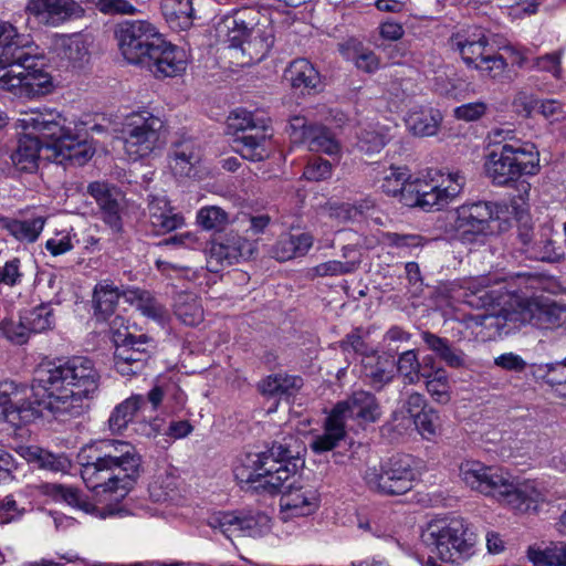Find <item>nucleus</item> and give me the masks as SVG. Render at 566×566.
Returning <instances> with one entry per match:
<instances>
[{
	"instance_id": "obj_1",
	"label": "nucleus",
	"mask_w": 566,
	"mask_h": 566,
	"mask_svg": "<svg viewBox=\"0 0 566 566\" xmlns=\"http://www.w3.org/2000/svg\"><path fill=\"white\" fill-rule=\"evenodd\" d=\"M94 363L82 356L39 366L31 389L13 381L0 384V422L20 428L45 413L59 421L82 416L99 386Z\"/></svg>"
},
{
	"instance_id": "obj_2",
	"label": "nucleus",
	"mask_w": 566,
	"mask_h": 566,
	"mask_svg": "<svg viewBox=\"0 0 566 566\" xmlns=\"http://www.w3.org/2000/svg\"><path fill=\"white\" fill-rule=\"evenodd\" d=\"M66 118L52 108H33L20 113L17 126L29 130L18 142L11 155L14 167L20 171L33 172L38 169L40 151L46 158L61 165L83 166L94 154L93 148L73 133Z\"/></svg>"
},
{
	"instance_id": "obj_3",
	"label": "nucleus",
	"mask_w": 566,
	"mask_h": 566,
	"mask_svg": "<svg viewBox=\"0 0 566 566\" xmlns=\"http://www.w3.org/2000/svg\"><path fill=\"white\" fill-rule=\"evenodd\" d=\"M460 475L471 490L491 496L520 512L536 510L537 503L543 501L542 492L533 483L515 484L510 473L480 461L462 462Z\"/></svg>"
},
{
	"instance_id": "obj_4",
	"label": "nucleus",
	"mask_w": 566,
	"mask_h": 566,
	"mask_svg": "<svg viewBox=\"0 0 566 566\" xmlns=\"http://www.w3.org/2000/svg\"><path fill=\"white\" fill-rule=\"evenodd\" d=\"M474 325L495 329L499 335H509L525 324L541 329H554L566 322V305L548 298H512L510 308L499 314H478L471 317Z\"/></svg>"
},
{
	"instance_id": "obj_5",
	"label": "nucleus",
	"mask_w": 566,
	"mask_h": 566,
	"mask_svg": "<svg viewBox=\"0 0 566 566\" xmlns=\"http://www.w3.org/2000/svg\"><path fill=\"white\" fill-rule=\"evenodd\" d=\"M43 67L32 46L9 45L0 53V87L25 98L49 94L53 82Z\"/></svg>"
},
{
	"instance_id": "obj_6",
	"label": "nucleus",
	"mask_w": 566,
	"mask_h": 566,
	"mask_svg": "<svg viewBox=\"0 0 566 566\" xmlns=\"http://www.w3.org/2000/svg\"><path fill=\"white\" fill-rule=\"evenodd\" d=\"M292 459L294 455L286 443L274 442L264 452L245 454L233 473L240 483L274 494L282 491L284 483L295 474L296 465Z\"/></svg>"
},
{
	"instance_id": "obj_7",
	"label": "nucleus",
	"mask_w": 566,
	"mask_h": 566,
	"mask_svg": "<svg viewBox=\"0 0 566 566\" xmlns=\"http://www.w3.org/2000/svg\"><path fill=\"white\" fill-rule=\"evenodd\" d=\"M380 416V406L371 392L355 391L334 406L325 419L324 432L315 437L311 447L317 453L331 451L346 437L345 421L347 418L370 423L379 420Z\"/></svg>"
},
{
	"instance_id": "obj_8",
	"label": "nucleus",
	"mask_w": 566,
	"mask_h": 566,
	"mask_svg": "<svg viewBox=\"0 0 566 566\" xmlns=\"http://www.w3.org/2000/svg\"><path fill=\"white\" fill-rule=\"evenodd\" d=\"M484 169L493 184L506 186L524 175L534 176L539 171V151L534 144L499 145L486 156Z\"/></svg>"
},
{
	"instance_id": "obj_9",
	"label": "nucleus",
	"mask_w": 566,
	"mask_h": 566,
	"mask_svg": "<svg viewBox=\"0 0 566 566\" xmlns=\"http://www.w3.org/2000/svg\"><path fill=\"white\" fill-rule=\"evenodd\" d=\"M459 520H437L427 524L421 533L424 546L444 563L461 564L473 554V545Z\"/></svg>"
},
{
	"instance_id": "obj_10",
	"label": "nucleus",
	"mask_w": 566,
	"mask_h": 566,
	"mask_svg": "<svg viewBox=\"0 0 566 566\" xmlns=\"http://www.w3.org/2000/svg\"><path fill=\"white\" fill-rule=\"evenodd\" d=\"M229 127L234 129L233 148L242 158L250 161H261L269 157L268 146L272 137L270 120L247 109L233 112L229 118Z\"/></svg>"
},
{
	"instance_id": "obj_11",
	"label": "nucleus",
	"mask_w": 566,
	"mask_h": 566,
	"mask_svg": "<svg viewBox=\"0 0 566 566\" xmlns=\"http://www.w3.org/2000/svg\"><path fill=\"white\" fill-rule=\"evenodd\" d=\"M164 122L147 109L132 112L122 124L124 149L132 160H138L159 149L163 144Z\"/></svg>"
},
{
	"instance_id": "obj_12",
	"label": "nucleus",
	"mask_w": 566,
	"mask_h": 566,
	"mask_svg": "<svg viewBox=\"0 0 566 566\" xmlns=\"http://www.w3.org/2000/svg\"><path fill=\"white\" fill-rule=\"evenodd\" d=\"M367 488L382 495H400L410 491L416 480L413 459L396 454L380 467H368L363 473Z\"/></svg>"
},
{
	"instance_id": "obj_13",
	"label": "nucleus",
	"mask_w": 566,
	"mask_h": 566,
	"mask_svg": "<svg viewBox=\"0 0 566 566\" xmlns=\"http://www.w3.org/2000/svg\"><path fill=\"white\" fill-rule=\"evenodd\" d=\"M493 220V208L489 202L462 205L448 214L444 233L464 243L474 242L485 234Z\"/></svg>"
},
{
	"instance_id": "obj_14",
	"label": "nucleus",
	"mask_w": 566,
	"mask_h": 566,
	"mask_svg": "<svg viewBox=\"0 0 566 566\" xmlns=\"http://www.w3.org/2000/svg\"><path fill=\"white\" fill-rule=\"evenodd\" d=\"M115 36L124 59L132 64L142 65L161 34L149 22L138 20L118 24Z\"/></svg>"
},
{
	"instance_id": "obj_15",
	"label": "nucleus",
	"mask_w": 566,
	"mask_h": 566,
	"mask_svg": "<svg viewBox=\"0 0 566 566\" xmlns=\"http://www.w3.org/2000/svg\"><path fill=\"white\" fill-rule=\"evenodd\" d=\"M114 342L116 370L123 376L139 374L150 357L151 339L145 334L136 336L129 332L116 331Z\"/></svg>"
},
{
	"instance_id": "obj_16",
	"label": "nucleus",
	"mask_w": 566,
	"mask_h": 566,
	"mask_svg": "<svg viewBox=\"0 0 566 566\" xmlns=\"http://www.w3.org/2000/svg\"><path fill=\"white\" fill-rule=\"evenodd\" d=\"M81 467L83 482L96 496L119 490L124 492L123 496L135 482V479L125 476L123 469L115 468L99 455L93 461L82 462Z\"/></svg>"
},
{
	"instance_id": "obj_17",
	"label": "nucleus",
	"mask_w": 566,
	"mask_h": 566,
	"mask_svg": "<svg viewBox=\"0 0 566 566\" xmlns=\"http://www.w3.org/2000/svg\"><path fill=\"white\" fill-rule=\"evenodd\" d=\"M270 517L262 513L243 514L239 512H216L207 524L227 538L233 536H262L271 528Z\"/></svg>"
},
{
	"instance_id": "obj_18",
	"label": "nucleus",
	"mask_w": 566,
	"mask_h": 566,
	"mask_svg": "<svg viewBox=\"0 0 566 566\" xmlns=\"http://www.w3.org/2000/svg\"><path fill=\"white\" fill-rule=\"evenodd\" d=\"M255 251V243L231 230L214 238L208 249L207 269L217 273L224 264L231 265L249 259Z\"/></svg>"
},
{
	"instance_id": "obj_19",
	"label": "nucleus",
	"mask_w": 566,
	"mask_h": 566,
	"mask_svg": "<svg viewBox=\"0 0 566 566\" xmlns=\"http://www.w3.org/2000/svg\"><path fill=\"white\" fill-rule=\"evenodd\" d=\"M156 77H174L182 74L187 67L186 52L167 42L163 35L156 39L154 48L142 63Z\"/></svg>"
},
{
	"instance_id": "obj_20",
	"label": "nucleus",
	"mask_w": 566,
	"mask_h": 566,
	"mask_svg": "<svg viewBox=\"0 0 566 566\" xmlns=\"http://www.w3.org/2000/svg\"><path fill=\"white\" fill-rule=\"evenodd\" d=\"M165 396V390L160 386H155L144 395H133L120 402L113 410L108 424L113 432H120L134 419L135 416L145 417L147 411L155 412L160 406Z\"/></svg>"
},
{
	"instance_id": "obj_21",
	"label": "nucleus",
	"mask_w": 566,
	"mask_h": 566,
	"mask_svg": "<svg viewBox=\"0 0 566 566\" xmlns=\"http://www.w3.org/2000/svg\"><path fill=\"white\" fill-rule=\"evenodd\" d=\"M25 11L48 27H59L83 14L82 7L75 0H29Z\"/></svg>"
},
{
	"instance_id": "obj_22",
	"label": "nucleus",
	"mask_w": 566,
	"mask_h": 566,
	"mask_svg": "<svg viewBox=\"0 0 566 566\" xmlns=\"http://www.w3.org/2000/svg\"><path fill=\"white\" fill-rule=\"evenodd\" d=\"M464 290V302L471 307L488 308L494 305H503L496 314L503 308H510L512 298H517L516 296L507 295L502 286H491V279L488 276L467 281Z\"/></svg>"
},
{
	"instance_id": "obj_23",
	"label": "nucleus",
	"mask_w": 566,
	"mask_h": 566,
	"mask_svg": "<svg viewBox=\"0 0 566 566\" xmlns=\"http://www.w3.org/2000/svg\"><path fill=\"white\" fill-rule=\"evenodd\" d=\"M274 44V28L264 21L252 22L241 51V65H249L262 61Z\"/></svg>"
},
{
	"instance_id": "obj_24",
	"label": "nucleus",
	"mask_w": 566,
	"mask_h": 566,
	"mask_svg": "<svg viewBox=\"0 0 566 566\" xmlns=\"http://www.w3.org/2000/svg\"><path fill=\"white\" fill-rule=\"evenodd\" d=\"M281 492V507L295 515H310L318 509L319 494L317 490L303 481H293L286 490Z\"/></svg>"
},
{
	"instance_id": "obj_25",
	"label": "nucleus",
	"mask_w": 566,
	"mask_h": 566,
	"mask_svg": "<svg viewBox=\"0 0 566 566\" xmlns=\"http://www.w3.org/2000/svg\"><path fill=\"white\" fill-rule=\"evenodd\" d=\"M48 492L56 501H63L66 504L82 510L85 513L93 514L99 518H107L113 516H124L127 514L126 510L115 505H107L102 509L91 503L82 492L74 486L63 484L48 485Z\"/></svg>"
},
{
	"instance_id": "obj_26",
	"label": "nucleus",
	"mask_w": 566,
	"mask_h": 566,
	"mask_svg": "<svg viewBox=\"0 0 566 566\" xmlns=\"http://www.w3.org/2000/svg\"><path fill=\"white\" fill-rule=\"evenodd\" d=\"M249 15L248 11H238L221 18L214 27L218 41L227 44L237 54L241 53L243 42L254 21V18Z\"/></svg>"
},
{
	"instance_id": "obj_27",
	"label": "nucleus",
	"mask_w": 566,
	"mask_h": 566,
	"mask_svg": "<svg viewBox=\"0 0 566 566\" xmlns=\"http://www.w3.org/2000/svg\"><path fill=\"white\" fill-rule=\"evenodd\" d=\"M87 192L99 207L104 222L113 230L119 231L122 229L120 192L117 188L106 182L94 181L88 185Z\"/></svg>"
},
{
	"instance_id": "obj_28",
	"label": "nucleus",
	"mask_w": 566,
	"mask_h": 566,
	"mask_svg": "<svg viewBox=\"0 0 566 566\" xmlns=\"http://www.w3.org/2000/svg\"><path fill=\"white\" fill-rule=\"evenodd\" d=\"M292 129H302V142L307 144L311 151L324 153L336 156L340 153V145L333 133L325 126L306 124L302 117H294L291 122Z\"/></svg>"
},
{
	"instance_id": "obj_29",
	"label": "nucleus",
	"mask_w": 566,
	"mask_h": 566,
	"mask_svg": "<svg viewBox=\"0 0 566 566\" xmlns=\"http://www.w3.org/2000/svg\"><path fill=\"white\" fill-rule=\"evenodd\" d=\"M464 185L465 178L463 175L458 171L449 172L447 177H442L434 190L427 192L419 200V208L426 211L442 209L462 192Z\"/></svg>"
},
{
	"instance_id": "obj_30",
	"label": "nucleus",
	"mask_w": 566,
	"mask_h": 566,
	"mask_svg": "<svg viewBox=\"0 0 566 566\" xmlns=\"http://www.w3.org/2000/svg\"><path fill=\"white\" fill-rule=\"evenodd\" d=\"M105 452L99 455L117 469H123L125 476L137 479L140 471V455L134 446L128 442L115 440L105 446Z\"/></svg>"
},
{
	"instance_id": "obj_31",
	"label": "nucleus",
	"mask_w": 566,
	"mask_h": 566,
	"mask_svg": "<svg viewBox=\"0 0 566 566\" xmlns=\"http://www.w3.org/2000/svg\"><path fill=\"white\" fill-rule=\"evenodd\" d=\"M314 238L311 233L282 234L272 247L271 255L280 262L301 258L307 254L313 247Z\"/></svg>"
},
{
	"instance_id": "obj_32",
	"label": "nucleus",
	"mask_w": 566,
	"mask_h": 566,
	"mask_svg": "<svg viewBox=\"0 0 566 566\" xmlns=\"http://www.w3.org/2000/svg\"><path fill=\"white\" fill-rule=\"evenodd\" d=\"M200 160V150L190 138L174 143L169 154V167L176 176H189Z\"/></svg>"
},
{
	"instance_id": "obj_33",
	"label": "nucleus",
	"mask_w": 566,
	"mask_h": 566,
	"mask_svg": "<svg viewBox=\"0 0 566 566\" xmlns=\"http://www.w3.org/2000/svg\"><path fill=\"white\" fill-rule=\"evenodd\" d=\"M452 45L459 53L463 62L468 66L476 67V64H480L483 59H485L486 48L489 46V41L483 33L482 30L478 29L471 35H461L457 34L454 39H452Z\"/></svg>"
},
{
	"instance_id": "obj_34",
	"label": "nucleus",
	"mask_w": 566,
	"mask_h": 566,
	"mask_svg": "<svg viewBox=\"0 0 566 566\" xmlns=\"http://www.w3.org/2000/svg\"><path fill=\"white\" fill-rule=\"evenodd\" d=\"M363 374L369 385L376 389L384 388L395 377V364L389 357L380 355H366L363 360Z\"/></svg>"
},
{
	"instance_id": "obj_35",
	"label": "nucleus",
	"mask_w": 566,
	"mask_h": 566,
	"mask_svg": "<svg viewBox=\"0 0 566 566\" xmlns=\"http://www.w3.org/2000/svg\"><path fill=\"white\" fill-rule=\"evenodd\" d=\"M46 223V218L36 216L31 219L19 220L13 218H0V228L8 231L20 242L33 243L38 240Z\"/></svg>"
},
{
	"instance_id": "obj_36",
	"label": "nucleus",
	"mask_w": 566,
	"mask_h": 566,
	"mask_svg": "<svg viewBox=\"0 0 566 566\" xmlns=\"http://www.w3.org/2000/svg\"><path fill=\"white\" fill-rule=\"evenodd\" d=\"M285 77L294 88L303 93L317 91L321 84L318 71L306 59L294 60L285 71Z\"/></svg>"
},
{
	"instance_id": "obj_37",
	"label": "nucleus",
	"mask_w": 566,
	"mask_h": 566,
	"mask_svg": "<svg viewBox=\"0 0 566 566\" xmlns=\"http://www.w3.org/2000/svg\"><path fill=\"white\" fill-rule=\"evenodd\" d=\"M421 338L428 349L437 354V356L451 368H461L465 365L467 355L460 348L451 345L449 339L440 337L429 331L421 333Z\"/></svg>"
},
{
	"instance_id": "obj_38",
	"label": "nucleus",
	"mask_w": 566,
	"mask_h": 566,
	"mask_svg": "<svg viewBox=\"0 0 566 566\" xmlns=\"http://www.w3.org/2000/svg\"><path fill=\"white\" fill-rule=\"evenodd\" d=\"M175 316L187 326H197L203 321L200 298L191 292H179L174 301Z\"/></svg>"
},
{
	"instance_id": "obj_39",
	"label": "nucleus",
	"mask_w": 566,
	"mask_h": 566,
	"mask_svg": "<svg viewBox=\"0 0 566 566\" xmlns=\"http://www.w3.org/2000/svg\"><path fill=\"white\" fill-rule=\"evenodd\" d=\"M123 297V291L109 280L98 282L94 287L93 304L95 315L102 319L108 318L114 314L119 297Z\"/></svg>"
},
{
	"instance_id": "obj_40",
	"label": "nucleus",
	"mask_w": 566,
	"mask_h": 566,
	"mask_svg": "<svg viewBox=\"0 0 566 566\" xmlns=\"http://www.w3.org/2000/svg\"><path fill=\"white\" fill-rule=\"evenodd\" d=\"M443 116L439 109L421 108L408 114L406 123L417 136H433L438 133Z\"/></svg>"
},
{
	"instance_id": "obj_41",
	"label": "nucleus",
	"mask_w": 566,
	"mask_h": 566,
	"mask_svg": "<svg viewBox=\"0 0 566 566\" xmlns=\"http://www.w3.org/2000/svg\"><path fill=\"white\" fill-rule=\"evenodd\" d=\"M123 297L135 305L145 316L161 322L166 318L167 311L149 292L139 289L123 290Z\"/></svg>"
},
{
	"instance_id": "obj_42",
	"label": "nucleus",
	"mask_w": 566,
	"mask_h": 566,
	"mask_svg": "<svg viewBox=\"0 0 566 566\" xmlns=\"http://www.w3.org/2000/svg\"><path fill=\"white\" fill-rule=\"evenodd\" d=\"M161 12L171 29L186 30L192 24L191 0H163Z\"/></svg>"
},
{
	"instance_id": "obj_43",
	"label": "nucleus",
	"mask_w": 566,
	"mask_h": 566,
	"mask_svg": "<svg viewBox=\"0 0 566 566\" xmlns=\"http://www.w3.org/2000/svg\"><path fill=\"white\" fill-rule=\"evenodd\" d=\"M90 45L91 41L84 34L64 35L61 39V55L74 66L81 67L90 60Z\"/></svg>"
},
{
	"instance_id": "obj_44",
	"label": "nucleus",
	"mask_w": 566,
	"mask_h": 566,
	"mask_svg": "<svg viewBox=\"0 0 566 566\" xmlns=\"http://www.w3.org/2000/svg\"><path fill=\"white\" fill-rule=\"evenodd\" d=\"M19 453L28 462L35 463L40 469L52 472H64L70 465L66 457L55 455L39 447H21Z\"/></svg>"
},
{
	"instance_id": "obj_45",
	"label": "nucleus",
	"mask_w": 566,
	"mask_h": 566,
	"mask_svg": "<svg viewBox=\"0 0 566 566\" xmlns=\"http://www.w3.org/2000/svg\"><path fill=\"white\" fill-rule=\"evenodd\" d=\"M527 557L535 566H566V544L551 543L545 547L530 546Z\"/></svg>"
},
{
	"instance_id": "obj_46",
	"label": "nucleus",
	"mask_w": 566,
	"mask_h": 566,
	"mask_svg": "<svg viewBox=\"0 0 566 566\" xmlns=\"http://www.w3.org/2000/svg\"><path fill=\"white\" fill-rule=\"evenodd\" d=\"M525 253L530 259L549 263L563 259V253L555 247V241L551 237V229L541 232Z\"/></svg>"
},
{
	"instance_id": "obj_47",
	"label": "nucleus",
	"mask_w": 566,
	"mask_h": 566,
	"mask_svg": "<svg viewBox=\"0 0 566 566\" xmlns=\"http://www.w3.org/2000/svg\"><path fill=\"white\" fill-rule=\"evenodd\" d=\"M426 388L431 398L440 405H447L451 400V386L449 376L442 367L423 374Z\"/></svg>"
},
{
	"instance_id": "obj_48",
	"label": "nucleus",
	"mask_w": 566,
	"mask_h": 566,
	"mask_svg": "<svg viewBox=\"0 0 566 566\" xmlns=\"http://www.w3.org/2000/svg\"><path fill=\"white\" fill-rule=\"evenodd\" d=\"M21 316L30 334L49 331L55 324V316L50 304H41Z\"/></svg>"
},
{
	"instance_id": "obj_49",
	"label": "nucleus",
	"mask_w": 566,
	"mask_h": 566,
	"mask_svg": "<svg viewBox=\"0 0 566 566\" xmlns=\"http://www.w3.org/2000/svg\"><path fill=\"white\" fill-rule=\"evenodd\" d=\"M359 45L360 43L357 40L350 39L338 44V50L347 60H354L358 69L366 72L375 71L378 67L376 55L371 51L359 53Z\"/></svg>"
},
{
	"instance_id": "obj_50",
	"label": "nucleus",
	"mask_w": 566,
	"mask_h": 566,
	"mask_svg": "<svg viewBox=\"0 0 566 566\" xmlns=\"http://www.w3.org/2000/svg\"><path fill=\"white\" fill-rule=\"evenodd\" d=\"M397 370L403 377V381L407 385L418 384L422 379L423 374L427 373L421 371V364L413 349L406 350L399 355Z\"/></svg>"
},
{
	"instance_id": "obj_51",
	"label": "nucleus",
	"mask_w": 566,
	"mask_h": 566,
	"mask_svg": "<svg viewBox=\"0 0 566 566\" xmlns=\"http://www.w3.org/2000/svg\"><path fill=\"white\" fill-rule=\"evenodd\" d=\"M30 335L22 316L18 321L6 318L0 322V336L15 345L25 344Z\"/></svg>"
},
{
	"instance_id": "obj_52",
	"label": "nucleus",
	"mask_w": 566,
	"mask_h": 566,
	"mask_svg": "<svg viewBox=\"0 0 566 566\" xmlns=\"http://www.w3.org/2000/svg\"><path fill=\"white\" fill-rule=\"evenodd\" d=\"M228 221V213L217 206L203 207L197 214V222L205 230L221 231Z\"/></svg>"
},
{
	"instance_id": "obj_53",
	"label": "nucleus",
	"mask_w": 566,
	"mask_h": 566,
	"mask_svg": "<svg viewBox=\"0 0 566 566\" xmlns=\"http://www.w3.org/2000/svg\"><path fill=\"white\" fill-rule=\"evenodd\" d=\"M409 179L408 169L403 167H390L384 171L381 190L392 197H398L403 185Z\"/></svg>"
},
{
	"instance_id": "obj_54",
	"label": "nucleus",
	"mask_w": 566,
	"mask_h": 566,
	"mask_svg": "<svg viewBox=\"0 0 566 566\" xmlns=\"http://www.w3.org/2000/svg\"><path fill=\"white\" fill-rule=\"evenodd\" d=\"M413 423L420 434L426 439H431L438 432L440 427V416L432 407H428L413 418Z\"/></svg>"
},
{
	"instance_id": "obj_55",
	"label": "nucleus",
	"mask_w": 566,
	"mask_h": 566,
	"mask_svg": "<svg viewBox=\"0 0 566 566\" xmlns=\"http://www.w3.org/2000/svg\"><path fill=\"white\" fill-rule=\"evenodd\" d=\"M359 262L347 261L342 262L337 260H331L321 264H317L312 269L313 275L315 276H337L348 274L358 268Z\"/></svg>"
},
{
	"instance_id": "obj_56",
	"label": "nucleus",
	"mask_w": 566,
	"mask_h": 566,
	"mask_svg": "<svg viewBox=\"0 0 566 566\" xmlns=\"http://www.w3.org/2000/svg\"><path fill=\"white\" fill-rule=\"evenodd\" d=\"M545 380L551 386H558V395L566 398V358L544 366Z\"/></svg>"
},
{
	"instance_id": "obj_57",
	"label": "nucleus",
	"mask_w": 566,
	"mask_h": 566,
	"mask_svg": "<svg viewBox=\"0 0 566 566\" xmlns=\"http://www.w3.org/2000/svg\"><path fill=\"white\" fill-rule=\"evenodd\" d=\"M177 489V479L170 473L159 475L150 484V494L156 501L170 499Z\"/></svg>"
},
{
	"instance_id": "obj_58",
	"label": "nucleus",
	"mask_w": 566,
	"mask_h": 566,
	"mask_svg": "<svg viewBox=\"0 0 566 566\" xmlns=\"http://www.w3.org/2000/svg\"><path fill=\"white\" fill-rule=\"evenodd\" d=\"M158 221L150 222L154 231L158 234L167 233L181 228L185 223L184 217L176 212L172 207H169V212L159 214Z\"/></svg>"
},
{
	"instance_id": "obj_59",
	"label": "nucleus",
	"mask_w": 566,
	"mask_h": 566,
	"mask_svg": "<svg viewBox=\"0 0 566 566\" xmlns=\"http://www.w3.org/2000/svg\"><path fill=\"white\" fill-rule=\"evenodd\" d=\"M489 109L484 102H473L462 104L453 109V115L459 120L475 122L482 118Z\"/></svg>"
},
{
	"instance_id": "obj_60",
	"label": "nucleus",
	"mask_w": 566,
	"mask_h": 566,
	"mask_svg": "<svg viewBox=\"0 0 566 566\" xmlns=\"http://www.w3.org/2000/svg\"><path fill=\"white\" fill-rule=\"evenodd\" d=\"M560 52L547 53L532 60L531 69L549 72L554 77L559 78L562 75Z\"/></svg>"
},
{
	"instance_id": "obj_61",
	"label": "nucleus",
	"mask_w": 566,
	"mask_h": 566,
	"mask_svg": "<svg viewBox=\"0 0 566 566\" xmlns=\"http://www.w3.org/2000/svg\"><path fill=\"white\" fill-rule=\"evenodd\" d=\"M303 176L311 181H321L332 176V164L323 158L311 160L305 167Z\"/></svg>"
},
{
	"instance_id": "obj_62",
	"label": "nucleus",
	"mask_w": 566,
	"mask_h": 566,
	"mask_svg": "<svg viewBox=\"0 0 566 566\" xmlns=\"http://www.w3.org/2000/svg\"><path fill=\"white\" fill-rule=\"evenodd\" d=\"M386 137L373 130H364L358 140V147L366 154L379 153L386 145Z\"/></svg>"
},
{
	"instance_id": "obj_63",
	"label": "nucleus",
	"mask_w": 566,
	"mask_h": 566,
	"mask_svg": "<svg viewBox=\"0 0 566 566\" xmlns=\"http://www.w3.org/2000/svg\"><path fill=\"white\" fill-rule=\"evenodd\" d=\"M507 63L502 55H486L480 64H476V70L490 77H497L505 71Z\"/></svg>"
},
{
	"instance_id": "obj_64",
	"label": "nucleus",
	"mask_w": 566,
	"mask_h": 566,
	"mask_svg": "<svg viewBox=\"0 0 566 566\" xmlns=\"http://www.w3.org/2000/svg\"><path fill=\"white\" fill-rule=\"evenodd\" d=\"M96 9L104 14H133L135 7L127 0H97Z\"/></svg>"
}]
</instances>
